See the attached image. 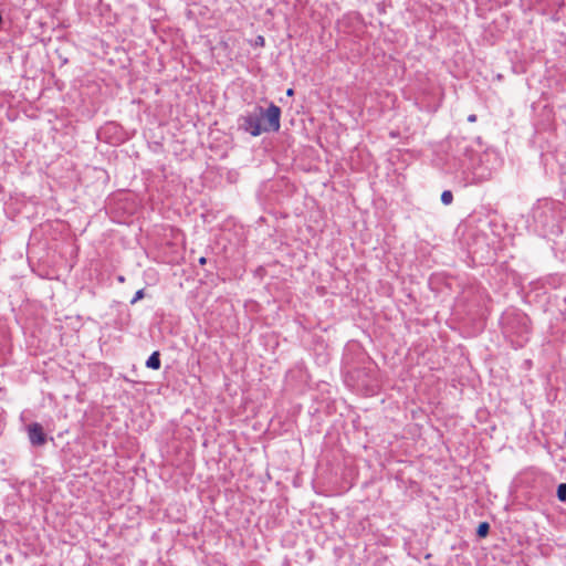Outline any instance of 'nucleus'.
Segmentation results:
<instances>
[{
	"label": "nucleus",
	"mask_w": 566,
	"mask_h": 566,
	"mask_svg": "<svg viewBox=\"0 0 566 566\" xmlns=\"http://www.w3.org/2000/svg\"><path fill=\"white\" fill-rule=\"evenodd\" d=\"M281 108L275 104L271 103L270 106L264 109L262 114V126L264 132H277L281 127Z\"/></svg>",
	"instance_id": "20e7f679"
},
{
	"label": "nucleus",
	"mask_w": 566,
	"mask_h": 566,
	"mask_svg": "<svg viewBox=\"0 0 566 566\" xmlns=\"http://www.w3.org/2000/svg\"><path fill=\"white\" fill-rule=\"evenodd\" d=\"M161 366L160 354L158 350L151 353V355L146 360V367L149 369L158 370Z\"/></svg>",
	"instance_id": "423d86ee"
},
{
	"label": "nucleus",
	"mask_w": 566,
	"mask_h": 566,
	"mask_svg": "<svg viewBox=\"0 0 566 566\" xmlns=\"http://www.w3.org/2000/svg\"><path fill=\"white\" fill-rule=\"evenodd\" d=\"M533 219L544 233L554 232L556 227L555 203L548 200L539 202L533 209Z\"/></svg>",
	"instance_id": "f257e3e1"
},
{
	"label": "nucleus",
	"mask_w": 566,
	"mask_h": 566,
	"mask_svg": "<svg viewBox=\"0 0 566 566\" xmlns=\"http://www.w3.org/2000/svg\"><path fill=\"white\" fill-rule=\"evenodd\" d=\"M557 499L560 501V502H564L566 503V483H560L558 486H557Z\"/></svg>",
	"instance_id": "9d476101"
},
{
	"label": "nucleus",
	"mask_w": 566,
	"mask_h": 566,
	"mask_svg": "<svg viewBox=\"0 0 566 566\" xmlns=\"http://www.w3.org/2000/svg\"><path fill=\"white\" fill-rule=\"evenodd\" d=\"M264 44H265V39H264V36H262V35H258V36L254 39V42H253V44H252V45H253V46H260V48H262V46H264Z\"/></svg>",
	"instance_id": "f8f14e48"
},
{
	"label": "nucleus",
	"mask_w": 566,
	"mask_h": 566,
	"mask_svg": "<svg viewBox=\"0 0 566 566\" xmlns=\"http://www.w3.org/2000/svg\"><path fill=\"white\" fill-rule=\"evenodd\" d=\"M490 532V524L488 522H481L476 528V535L480 538L486 537Z\"/></svg>",
	"instance_id": "6e6552de"
},
{
	"label": "nucleus",
	"mask_w": 566,
	"mask_h": 566,
	"mask_svg": "<svg viewBox=\"0 0 566 566\" xmlns=\"http://www.w3.org/2000/svg\"><path fill=\"white\" fill-rule=\"evenodd\" d=\"M118 281H119V282H124V276H119V277H118Z\"/></svg>",
	"instance_id": "6ab92c4d"
},
{
	"label": "nucleus",
	"mask_w": 566,
	"mask_h": 566,
	"mask_svg": "<svg viewBox=\"0 0 566 566\" xmlns=\"http://www.w3.org/2000/svg\"><path fill=\"white\" fill-rule=\"evenodd\" d=\"M262 106H254V108L238 118V126L240 129L249 133L251 136H259L264 132L262 126Z\"/></svg>",
	"instance_id": "7ed1b4c3"
},
{
	"label": "nucleus",
	"mask_w": 566,
	"mask_h": 566,
	"mask_svg": "<svg viewBox=\"0 0 566 566\" xmlns=\"http://www.w3.org/2000/svg\"><path fill=\"white\" fill-rule=\"evenodd\" d=\"M3 22V18H2V14L0 13V25L2 24Z\"/></svg>",
	"instance_id": "a211bd4d"
},
{
	"label": "nucleus",
	"mask_w": 566,
	"mask_h": 566,
	"mask_svg": "<svg viewBox=\"0 0 566 566\" xmlns=\"http://www.w3.org/2000/svg\"><path fill=\"white\" fill-rule=\"evenodd\" d=\"M293 93H294L293 88H289V90H287V92H286V94H287L289 96L293 95Z\"/></svg>",
	"instance_id": "2eb2a0df"
},
{
	"label": "nucleus",
	"mask_w": 566,
	"mask_h": 566,
	"mask_svg": "<svg viewBox=\"0 0 566 566\" xmlns=\"http://www.w3.org/2000/svg\"><path fill=\"white\" fill-rule=\"evenodd\" d=\"M144 296H145V291H144V289L138 290V291L135 293L134 297L132 298L130 304H135V303H137V302H138L139 300H142Z\"/></svg>",
	"instance_id": "9b49d317"
},
{
	"label": "nucleus",
	"mask_w": 566,
	"mask_h": 566,
	"mask_svg": "<svg viewBox=\"0 0 566 566\" xmlns=\"http://www.w3.org/2000/svg\"><path fill=\"white\" fill-rule=\"evenodd\" d=\"M109 127H115L113 124H108L106 127L103 128V130H107Z\"/></svg>",
	"instance_id": "dca6fc26"
},
{
	"label": "nucleus",
	"mask_w": 566,
	"mask_h": 566,
	"mask_svg": "<svg viewBox=\"0 0 566 566\" xmlns=\"http://www.w3.org/2000/svg\"><path fill=\"white\" fill-rule=\"evenodd\" d=\"M198 262L200 265H205L207 263V259L205 256H201Z\"/></svg>",
	"instance_id": "4468645a"
},
{
	"label": "nucleus",
	"mask_w": 566,
	"mask_h": 566,
	"mask_svg": "<svg viewBox=\"0 0 566 566\" xmlns=\"http://www.w3.org/2000/svg\"><path fill=\"white\" fill-rule=\"evenodd\" d=\"M379 14H385L387 8L391 7L390 0H373Z\"/></svg>",
	"instance_id": "0eeeda50"
},
{
	"label": "nucleus",
	"mask_w": 566,
	"mask_h": 566,
	"mask_svg": "<svg viewBox=\"0 0 566 566\" xmlns=\"http://www.w3.org/2000/svg\"><path fill=\"white\" fill-rule=\"evenodd\" d=\"M468 122L470 123H475L476 122V115L475 114H471L468 116Z\"/></svg>",
	"instance_id": "ddd939ff"
},
{
	"label": "nucleus",
	"mask_w": 566,
	"mask_h": 566,
	"mask_svg": "<svg viewBox=\"0 0 566 566\" xmlns=\"http://www.w3.org/2000/svg\"><path fill=\"white\" fill-rule=\"evenodd\" d=\"M28 437L30 443L33 447H42L46 443L48 438L43 430V427L39 422H32L27 427Z\"/></svg>",
	"instance_id": "39448f33"
},
{
	"label": "nucleus",
	"mask_w": 566,
	"mask_h": 566,
	"mask_svg": "<svg viewBox=\"0 0 566 566\" xmlns=\"http://www.w3.org/2000/svg\"><path fill=\"white\" fill-rule=\"evenodd\" d=\"M468 153H469V148L465 146V147L463 148V154H464V155H468Z\"/></svg>",
	"instance_id": "f3484780"
},
{
	"label": "nucleus",
	"mask_w": 566,
	"mask_h": 566,
	"mask_svg": "<svg viewBox=\"0 0 566 566\" xmlns=\"http://www.w3.org/2000/svg\"><path fill=\"white\" fill-rule=\"evenodd\" d=\"M453 201V193L450 191V190H444L442 193H441V202L444 205V206H449L451 205Z\"/></svg>",
	"instance_id": "1a4fd4ad"
},
{
	"label": "nucleus",
	"mask_w": 566,
	"mask_h": 566,
	"mask_svg": "<svg viewBox=\"0 0 566 566\" xmlns=\"http://www.w3.org/2000/svg\"><path fill=\"white\" fill-rule=\"evenodd\" d=\"M503 326L507 332L526 335L531 332L530 317L516 310L507 311L502 316Z\"/></svg>",
	"instance_id": "f03ea898"
}]
</instances>
